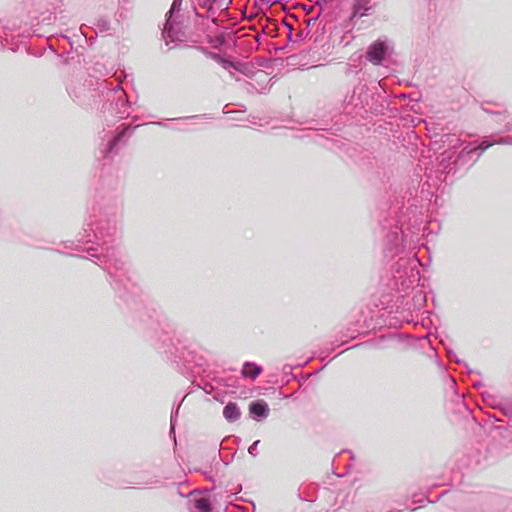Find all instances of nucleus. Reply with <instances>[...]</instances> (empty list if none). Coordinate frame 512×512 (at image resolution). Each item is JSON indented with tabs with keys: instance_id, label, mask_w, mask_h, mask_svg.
Masks as SVG:
<instances>
[{
	"instance_id": "nucleus-1",
	"label": "nucleus",
	"mask_w": 512,
	"mask_h": 512,
	"mask_svg": "<svg viewBox=\"0 0 512 512\" xmlns=\"http://www.w3.org/2000/svg\"><path fill=\"white\" fill-rule=\"evenodd\" d=\"M392 50L387 40H377L372 43L366 53L367 60L374 65H380L385 56Z\"/></svg>"
},
{
	"instance_id": "nucleus-2",
	"label": "nucleus",
	"mask_w": 512,
	"mask_h": 512,
	"mask_svg": "<svg viewBox=\"0 0 512 512\" xmlns=\"http://www.w3.org/2000/svg\"><path fill=\"white\" fill-rule=\"evenodd\" d=\"M181 4H182V0H174L171 5V8L168 12V17H167L166 23L164 25V35L166 37L172 36V37L179 38L178 32H176L175 34H173L172 32H173V18H174L175 13L180 11Z\"/></svg>"
},
{
	"instance_id": "nucleus-3",
	"label": "nucleus",
	"mask_w": 512,
	"mask_h": 512,
	"mask_svg": "<svg viewBox=\"0 0 512 512\" xmlns=\"http://www.w3.org/2000/svg\"><path fill=\"white\" fill-rule=\"evenodd\" d=\"M102 257L105 259V269L108 270L111 275H116V272L123 266V263L115 257L114 252L110 254L108 249H106L105 254L102 253Z\"/></svg>"
},
{
	"instance_id": "nucleus-4",
	"label": "nucleus",
	"mask_w": 512,
	"mask_h": 512,
	"mask_svg": "<svg viewBox=\"0 0 512 512\" xmlns=\"http://www.w3.org/2000/svg\"><path fill=\"white\" fill-rule=\"evenodd\" d=\"M373 9L371 0H355L351 18L363 17Z\"/></svg>"
},
{
	"instance_id": "nucleus-5",
	"label": "nucleus",
	"mask_w": 512,
	"mask_h": 512,
	"mask_svg": "<svg viewBox=\"0 0 512 512\" xmlns=\"http://www.w3.org/2000/svg\"><path fill=\"white\" fill-rule=\"evenodd\" d=\"M223 416L229 422L238 420L241 416V412L236 403L229 402L223 409Z\"/></svg>"
},
{
	"instance_id": "nucleus-6",
	"label": "nucleus",
	"mask_w": 512,
	"mask_h": 512,
	"mask_svg": "<svg viewBox=\"0 0 512 512\" xmlns=\"http://www.w3.org/2000/svg\"><path fill=\"white\" fill-rule=\"evenodd\" d=\"M250 412L255 417L266 418L269 414V407L264 401L253 402L250 405Z\"/></svg>"
},
{
	"instance_id": "nucleus-7",
	"label": "nucleus",
	"mask_w": 512,
	"mask_h": 512,
	"mask_svg": "<svg viewBox=\"0 0 512 512\" xmlns=\"http://www.w3.org/2000/svg\"><path fill=\"white\" fill-rule=\"evenodd\" d=\"M262 372V368L254 363L246 362L243 365L242 375L251 379L257 378Z\"/></svg>"
},
{
	"instance_id": "nucleus-8",
	"label": "nucleus",
	"mask_w": 512,
	"mask_h": 512,
	"mask_svg": "<svg viewBox=\"0 0 512 512\" xmlns=\"http://www.w3.org/2000/svg\"><path fill=\"white\" fill-rule=\"evenodd\" d=\"M176 32H178L179 38L172 37V36H167L166 37L165 35H163V38L165 39L167 45H169L170 42L183 41L184 38H185V33L182 30V27L180 26L179 23H177L175 21V17H174L173 18V32L172 33L175 34ZM162 34H164V32Z\"/></svg>"
},
{
	"instance_id": "nucleus-9",
	"label": "nucleus",
	"mask_w": 512,
	"mask_h": 512,
	"mask_svg": "<svg viewBox=\"0 0 512 512\" xmlns=\"http://www.w3.org/2000/svg\"><path fill=\"white\" fill-rule=\"evenodd\" d=\"M119 91H120V95L118 96L116 105L117 106L120 105L121 108H119V111L117 112V114H118V118L123 119L129 115V111H128L129 106H128V102L125 99L124 92L122 90H119Z\"/></svg>"
},
{
	"instance_id": "nucleus-10",
	"label": "nucleus",
	"mask_w": 512,
	"mask_h": 512,
	"mask_svg": "<svg viewBox=\"0 0 512 512\" xmlns=\"http://www.w3.org/2000/svg\"><path fill=\"white\" fill-rule=\"evenodd\" d=\"M495 143H497V144H511L512 145V137L501 138L500 140L495 141V142H488L487 140H484L477 147V149L480 150V153H483L486 149H488L490 146H492Z\"/></svg>"
},
{
	"instance_id": "nucleus-11",
	"label": "nucleus",
	"mask_w": 512,
	"mask_h": 512,
	"mask_svg": "<svg viewBox=\"0 0 512 512\" xmlns=\"http://www.w3.org/2000/svg\"><path fill=\"white\" fill-rule=\"evenodd\" d=\"M194 506L198 512H211V504L209 499L201 497L195 500Z\"/></svg>"
},
{
	"instance_id": "nucleus-12",
	"label": "nucleus",
	"mask_w": 512,
	"mask_h": 512,
	"mask_svg": "<svg viewBox=\"0 0 512 512\" xmlns=\"http://www.w3.org/2000/svg\"><path fill=\"white\" fill-rule=\"evenodd\" d=\"M87 226L90 227V231L93 232L96 239L104 240L106 234H111L110 229L105 232L103 226L99 224H97L95 228L93 227L92 223H88Z\"/></svg>"
},
{
	"instance_id": "nucleus-13",
	"label": "nucleus",
	"mask_w": 512,
	"mask_h": 512,
	"mask_svg": "<svg viewBox=\"0 0 512 512\" xmlns=\"http://www.w3.org/2000/svg\"><path fill=\"white\" fill-rule=\"evenodd\" d=\"M130 127L127 126L126 128H124L120 133H118V135L110 141L109 143V151H112L114 149V147L117 145V143L121 140V138L125 135L126 131L129 129Z\"/></svg>"
},
{
	"instance_id": "nucleus-14",
	"label": "nucleus",
	"mask_w": 512,
	"mask_h": 512,
	"mask_svg": "<svg viewBox=\"0 0 512 512\" xmlns=\"http://www.w3.org/2000/svg\"><path fill=\"white\" fill-rule=\"evenodd\" d=\"M258 444H259V440H257V441H255V442H253V444L248 448V452H249L251 455H253V456H255V455H256V453H257V446H258Z\"/></svg>"
},
{
	"instance_id": "nucleus-15",
	"label": "nucleus",
	"mask_w": 512,
	"mask_h": 512,
	"mask_svg": "<svg viewBox=\"0 0 512 512\" xmlns=\"http://www.w3.org/2000/svg\"><path fill=\"white\" fill-rule=\"evenodd\" d=\"M418 274H419L418 271L414 272V269L411 268V275L409 276V279H410L409 282L414 283L415 281H419Z\"/></svg>"
},
{
	"instance_id": "nucleus-16",
	"label": "nucleus",
	"mask_w": 512,
	"mask_h": 512,
	"mask_svg": "<svg viewBox=\"0 0 512 512\" xmlns=\"http://www.w3.org/2000/svg\"><path fill=\"white\" fill-rule=\"evenodd\" d=\"M505 130L506 131H510L512 130V123L511 122H507L506 126H505Z\"/></svg>"
},
{
	"instance_id": "nucleus-17",
	"label": "nucleus",
	"mask_w": 512,
	"mask_h": 512,
	"mask_svg": "<svg viewBox=\"0 0 512 512\" xmlns=\"http://www.w3.org/2000/svg\"><path fill=\"white\" fill-rule=\"evenodd\" d=\"M225 64H226V65H225V67H227V66H233V64H232L231 62H226Z\"/></svg>"
},
{
	"instance_id": "nucleus-18",
	"label": "nucleus",
	"mask_w": 512,
	"mask_h": 512,
	"mask_svg": "<svg viewBox=\"0 0 512 512\" xmlns=\"http://www.w3.org/2000/svg\"><path fill=\"white\" fill-rule=\"evenodd\" d=\"M174 428L173 419L171 420V429Z\"/></svg>"
}]
</instances>
